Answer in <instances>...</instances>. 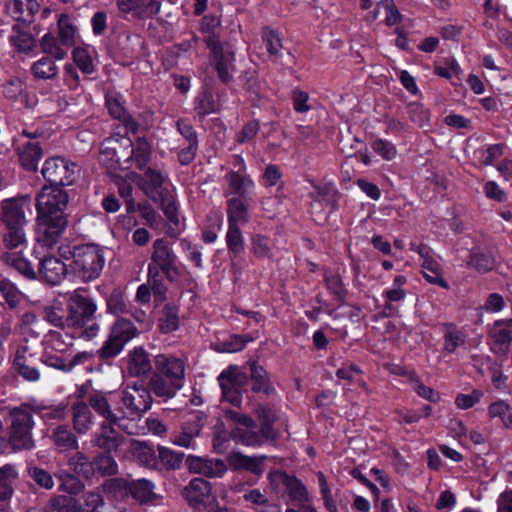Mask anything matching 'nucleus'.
Instances as JSON below:
<instances>
[{
	"mask_svg": "<svg viewBox=\"0 0 512 512\" xmlns=\"http://www.w3.org/2000/svg\"><path fill=\"white\" fill-rule=\"evenodd\" d=\"M266 456H247L240 452H233L228 462L235 470H246L256 475L263 473L262 462Z\"/></svg>",
	"mask_w": 512,
	"mask_h": 512,
	"instance_id": "obj_23",
	"label": "nucleus"
},
{
	"mask_svg": "<svg viewBox=\"0 0 512 512\" xmlns=\"http://www.w3.org/2000/svg\"><path fill=\"white\" fill-rule=\"evenodd\" d=\"M56 477L60 481V490L63 492L76 495L84 490V483L75 474L60 471L56 473Z\"/></svg>",
	"mask_w": 512,
	"mask_h": 512,
	"instance_id": "obj_49",
	"label": "nucleus"
},
{
	"mask_svg": "<svg viewBox=\"0 0 512 512\" xmlns=\"http://www.w3.org/2000/svg\"><path fill=\"white\" fill-rule=\"evenodd\" d=\"M178 310L173 306H165L158 319V326L163 333H169L178 328Z\"/></svg>",
	"mask_w": 512,
	"mask_h": 512,
	"instance_id": "obj_52",
	"label": "nucleus"
},
{
	"mask_svg": "<svg viewBox=\"0 0 512 512\" xmlns=\"http://www.w3.org/2000/svg\"><path fill=\"white\" fill-rule=\"evenodd\" d=\"M29 202V196L7 198L0 202V224L4 227L2 243L7 250L22 248L27 244L26 210Z\"/></svg>",
	"mask_w": 512,
	"mask_h": 512,
	"instance_id": "obj_2",
	"label": "nucleus"
},
{
	"mask_svg": "<svg viewBox=\"0 0 512 512\" xmlns=\"http://www.w3.org/2000/svg\"><path fill=\"white\" fill-rule=\"evenodd\" d=\"M67 311V328L77 329L79 337L90 340L98 334L97 305L92 298L82 295L79 290H75L68 296Z\"/></svg>",
	"mask_w": 512,
	"mask_h": 512,
	"instance_id": "obj_4",
	"label": "nucleus"
},
{
	"mask_svg": "<svg viewBox=\"0 0 512 512\" xmlns=\"http://www.w3.org/2000/svg\"><path fill=\"white\" fill-rule=\"evenodd\" d=\"M247 365L250 368V379L252 381L251 390L254 393H264L270 395L274 392V387L270 383L268 373L266 370L258 364L257 361H248Z\"/></svg>",
	"mask_w": 512,
	"mask_h": 512,
	"instance_id": "obj_25",
	"label": "nucleus"
},
{
	"mask_svg": "<svg viewBox=\"0 0 512 512\" xmlns=\"http://www.w3.org/2000/svg\"><path fill=\"white\" fill-rule=\"evenodd\" d=\"M236 161L238 162L239 170L230 171L227 173L226 178L230 192L237 195V197L245 198L246 193L253 186V181L249 176L241 172V170L245 169L243 159L237 156Z\"/></svg>",
	"mask_w": 512,
	"mask_h": 512,
	"instance_id": "obj_21",
	"label": "nucleus"
},
{
	"mask_svg": "<svg viewBox=\"0 0 512 512\" xmlns=\"http://www.w3.org/2000/svg\"><path fill=\"white\" fill-rule=\"evenodd\" d=\"M127 372L130 376H146L152 371L148 353L142 347H135L127 355Z\"/></svg>",
	"mask_w": 512,
	"mask_h": 512,
	"instance_id": "obj_19",
	"label": "nucleus"
},
{
	"mask_svg": "<svg viewBox=\"0 0 512 512\" xmlns=\"http://www.w3.org/2000/svg\"><path fill=\"white\" fill-rule=\"evenodd\" d=\"M226 243L229 252L232 254V266L234 267V259L238 257L244 250V238L241 230L237 225H228L226 234Z\"/></svg>",
	"mask_w": 512,
	"mask_h": 512,
	"instance_id": "obj_41",
	"label": "nucleus"
},
{
	"mask_svg": "<svg viewBox=\"0 0 512 512\" xmlns=\"http://www.w3.org/2000/svg\"><path fill=\"white\" fill-rule=\"evenodd\" d=\"M207 47L210 49L211 59L220 80L227 84L233 79L234 51L229 45H222L216 40L208 39Z\"/></svg>",
	"mask_w": 512,
	"mask_h": 512,
	"instance_id": "obj_11",
	"label": "nucleus"
},
{
	"mask_svg": "<svg viewBox=\"0 0 512 512\" xmlns=\"http://www.w3.org/2000/svg\"><path fill=\"white\" fill-rule=\"evenodd\" d=\"M162 174L148 168L141 178V187L145 194L154 202L159 203L167 219L174 225L179 224L177 207L173 194L163 187Z\"/></svg>",
	"mask_w": 512,
	"mask_h": 512,
	"instance_id": "obj_6",
	"label": "nucleus"
},
{
	"mask_svg": "<svg viewBox=\"0 0 512 512\" xmlns=\"http://www.w3.org/2000/svg\"><path fill=\"white\" fill-rule=\"evenodd\" d=\"M148 390L158 397L172 398L176 392L182 388L181 385L166 379L165 377L154 373L148 385Z\"/></svg>",
	"mask_w": 512,
	"mask_h": 512,
	"instance_id": "obj_29",
	"label": "nucleus"
},
{
	"mask_svg": "<svg viewBox=\"0 0 512 512\" xmlns=\"http://www.w3.org/2000/svg\"><path fill=\"white\" fill-rule=\"evenodd\" d=\"M467 266L475 269L479 273H488L495 267V259L489 253L473 252L469 255L466 262Z\"/></svg>",
	"mask_w": 512,
	"mask_h": 512,
	"instance_id": "obj_45",
	"label": "nucleus"
},
{
	"mask_svg": "<svg viewBox=\"0 0 512 512\" xmlns=\"http://www.w3.org/2000/svg\"><path fill=\"white\" fill-rule=\"evenodd\" d=\"M62 259L69 261V268L83 282L97 279L105 265L104 249L94 244L61 245L58 248Z\"/></svg>",
	"mask_w": 512,
	"mask_h": 512,
	"instance_id": "obj_3",
	"label": "nucleus"
},
{
	"mask_svg": "<svg viewBox=\"0 0 512 512\" xmlns=\"http://www.w3.org/2000/svg\"><path fill=\"white\" fill-rule=\"evenodd\" d=\"M221 26L220 17L214 14L205 15L199 22V31L204 34L203 41L207 45V40H216L217 43H221L219 39V29Z\"/></svg>",
	"mask_w": 512,
	"mask_h": 512,
	"instance_id": "obj_40",
	"label": "nucleus"
},
{
	"mask_svg": "<svg viewBox=\"0 0 512 512\" xmlns=\"http://www.w3.org/2000/svg\"><path fill=\"white\" fill-rule=\"evenodd\" d=\"M84 507L87 512H102L104 500L99 492L89 491L83 494Z\"/></svg>",
	"mask_w": 512,
	"mask_h": 512,
	"instance_id": "obj_64",
	"label": "nucleus"
},
{
	"mask_svg": "<svg viewBox=\"0 0 512 512\" xmlns=\"http://www.w3.org/2000/svg\"><path fill=\"white\" fill-rule=\"evenodd\" d=\"M14 364L18 373L28 381H36L40 377L39 370L31 365V361L24 355V352L17 351Z\"/></svg>",
	"mask_w": 512,
	"mask_h": 512,
	"instance_id": "obj_50",
	"label": "nucleus"
},
{
	"mask_svg": "<svg viewBox=\"0 0 512 512\" xmlns=\"http://www.w3.org/2000/svg\"><path fill=\"white\" fill-rule=\"evenodd\" d=\"M324 281L327 289L334 295L335 299L340 303L344 302L347 290L345 289L341 278L338 275L326 271L324 274Z\"/></svg>",
	"mask_w": 512,
	"mask_h": 512,
	"instance_id": "obj_56",
	"label": "nucleus"
},
{
	"mask_svg": "<svg viewBox=\"0 0 512 512\" xmlns=\"http://www.w3.org/2000/svg\"><path fill=\"white\" fill-rule=\"evenodd\" d=\"M131 447L137 460L148 468H158V455L152 445L147 442L132 440Z\"/></svg>",
	"mask_w": 512,
	"mask_h": 512,
	"instance_id": "obj_30",
	"label": "nucleus"
},
{
	"mask_svg": "<svg viewBox=\"0 0 512 512\" xmlns=\"http://www.w3.org/2000/svg\"><path fill=\"white\" fill-rule=\"evenodd\" d=\"M43 178L50 184L49 187L72 185L79 177V166L62 157L55 156L48 158L42 167Z\"/></svg>",
	"mask_w": 512,
	"mask_h": 512,
	"instance_id": "obj_8",
	"label": "nucleus"
},
{
	"mask_svg": "<svg viewBox=\"0 0 512 512\" xmlns=\"http://www.w3.org/2000/svg\"><path fill=\"white\" fill-rule=\"evenodd\" d=\"M68 205V194L62 188L44 186L36 198L42 241L47 246L57 243L67 226L64 213Z\"/></svg>",
	"mask_w": 512,
	"mask_h": 512,
	"instance_id": "obj_1",
	"label": "nucleus"
},
{
	"mask_svg": "<svg viewBox=\"0 0 512 512\" xmlns=\"http://www.w3.org/2000/svg\"><path fill=\"white\" fill-rule=\"evenodd\" d=\"M38 260V279L54 286L59 284L67 275L69 264L52 255H45Z\"/></svg>",
	"mask_w": 512,
	"mask_h": 512,
	"instance_id": "obj_13",
	"label": "nucleus"
},
{
	"mask_svg": "<svg viewBox=\"0 0 512 512\" xmlns=\"http://www.w3.org/2000/svg\"><path fill=\"white\" fill-rule=\"evenodd\" d=\"M9 41L14 49L19 53L27 54L36 46L34 36L31 33L22 30L18 24L13 25Z\"/></svg>",
	"mask_w": 512,
	"mask_h": 512,
	"instance_id": "obj_32",
	"label": "nucleus"
},
{
	"mask_svg": "<svg viewBox=\"0 0 512 512\" xmlns=\"http://www.w3.org/2000/svg\"><path fill=\"white\" fill-rule=\"evenodd\" d=\"M6 263L14 268L19 274L28 280L38 279V270L36 271L30 260L19 256L17 253H7L5 255Z\"/></svg>",
	"mask_w": 512,
	"mask_h": 512,
	"instance_id": "obj_35",
	"label": "nucleus"
},
{
	"mask_svg": "<svg viewBox=\"0 0 512 512\" xmlns=\"http://www.w3.org/2000/svg\"><path fill=\"white\" fill-rule=\"evenodd\" d=\"M148 284L155 297L159 300L165 297L166 287L162 282V276L158 270H154L152 265H149Z\"/></svg>",
	"mask_w": 512,
	"mask_h": 512,
	"instance_id": "obj_62",
	"label": "nucleus"
},
{
	"mask_svg": "<svg viewBox=\"0 0 512 512\" xmlns=\"http://www.w3.org/2000/svg\"><path fill=\"white\" fill-rule=\"evenodd\" d=\"M228 224L239 225L249 221L248 207L244 198L233 197L228 200L227 204Z\"/></svg>",
	"mask_w": 512,
	"mask_h": 512,
	"instance_id": "obj_33",
	"label": "nucleus"
},
{
	"mask_svg": "<svg viewBox=\"0 0 512 512\" xmlns=\"http://www.w3.org/2000/svg\"><path fill=\"white\" fill-rule=\"evenodd\" d=\"M154 488V484L145 478L132 480L130 483V496L140 504L150 503L156 499Z\"/></svg>",
	"mask_w": 512,
	"mask_h": 512,
	"instance_id": "obj_31",
	"label": "nucleus"
},
{
	"mask_svg": "<svg viewBox=\"0 0 512 512\" xmlns=\"http://www.w3.org/2000/svg\"><path fill=\"white\" fill-rule=\"evenodd\" d=\"M67 464L77 476L85 479H91L94 476L93 460H89L88 456L82 452H76L72 455Z\"/></svg>",
	"mask_w": 512,
	"mask_h": 512,
	"instance_id": "obj_36",
	"label": "nucleus"
},
{
	"mask_svg": "<svg viewBox=\"0 0 512 512\" xmlns=\"http://www.w3.org/2000/svg\"><path fill=\"white\" fill-rule=\"evenodd\" d=\"M158 468L160 465L167 469H177L180 467L184 453L171 450L169 448L158 445Z\"/></svg>",
	"mask_w": 512,
	"mask_h": 512,
	"instance_id": "obj_48",
	"label": "nucleus"
},
{
	"mask_svg": "<svg viewBox=\"0 0 512 512\" xmlns=\"http://www.w3.org/2000/svg\"><path fill=\"white\" fill-rule=\"evenodd\" d=\"M28 474L40 487L45 489L53 488V478L46 470L33 466L28 468Z\"/></svg>",
	"mask_w": 512,
	"mask_h": 512,
	"instance_id": "obj_63",
	"label": "nucleus"
},
{
	"mask_svg": "<svg viewBox=\"0 0 512 512\" xmlns=\"http://www.w3.org/2000/svg\"><path fill=\"white\" fill-rule=\"evenodd\" d=\"M423 276L431 284L439 285L444 289L449 288L448 282L442 277L441 265L433 258H427L422 263Z\"/></svg>",
	"mask_w": 512,
	"mask_h": 512,
	"instance_id": "obj_39",
	"label": "nucleus"
},
{
	"mask_svg": "<svg viewBox=\"0 0 512 512\" xmlns=\"http://www.w3.org/2000/svg\"><path fill=\"white\" fill-rule=\"evenodd\" d=\"M153 248L149 265H152L155 271L160 269L169 280H173L180 274L176 256L163 239H157Z\"/></svg>",
	"mask_w": 512,
	"mask_h": 512,
	"instance_id": "obj_12",
	"label": "nucleus"
},
{
	"mask_svg": "<svg viewBox=\"0 0 512 512\" xmlns=\"http://www.w3.org/2000/svg\"><path fill=\"white\" fill-rule=\"evenodd\" d=\"M225 471L226 466L222 460H207L194 456V473L216 477L221 476Z\"/></svg>",
	"mask_w": 512,
	"mask_h": 512,
	"instance_id": "obj_38",
	"label": "nucleus"
},
{
	"mask_svg": "<svg viewBox=\"0 0 512 512\" xmlns=\"http://www.w3.org/2000/svg\"><path fill=\"white\" fill-rule=\"evenodd\" d=\"M0 296L10 308H15L22 301L23 294L8 279H0Z\"/></svg>",
	"mask_w": 512,
	"mask_h": 512,
	"instance_id": "obj_51",
	"label": "nucleus"
},
{
	"mask_svg": "<svg viewBox=\"0 0 512 512\" xmlns=\"http://www.w3.org/2000/svg\"><path fill=\"white\" fill-rule=\"evenodd\" d=\"M491 417H499L506 428H512V408L503 401L492 403L488 408Z\"/></svg>",
	"mask_w": 512,
	"mask_h": 512,
	"instance_id": "obj_58",
	"label": "nucleus"
},
{
	"mask_svg": "<svg viewBox=\"0 0 512 512\" xmlns=\"http://www.w3.org/2000/svg\"><path fill=\"white\" fill-rule=\"evenodd\" d=\"M115 426L111 424L100 425L99 430L92 435V446L103 450L107 454L117 452L118 448L124 443L125 437L114 428Z\"/></svg>",
	"mask_w": 512,
	"mask_h": 512,
	"instance_id": "obj_16",
	"label": "nucleus"
},
{
	"mask_svg": "<svg viewBox=\"0 0 512 512\" xmlns=\"http://www.w3.org/2000/svg\"><path fill=\"white\" fill-rule=\"evenodd\" d=\"M116 5L121 13L131 14L138 20L153 18L161 9V3L156 0H116Z\"/></svg>",
	"mask_w": 512,
	"mask_h": 512,
	"instance_id": "obj_15",
	"label": "nucleus"
},
{
	"mask_svg": "<svg viewBox=\"0 0 512 512\" xmlns=\"http://www.w3.org/2000/svg\"><path fill=\"white\" fill-rule=\"evenodd\" d=\"M256 417L260 423V431L265 440H276L278 434L274 429V423L278 416L274 409L267 405H257L255 408Z\"/></svg>",
	"mask_w": 512,
	"mask_h": 512,
	"instance_id": "obj_22",
	"label": "nucleus"
},
{
	"mask_svg": "<svg viewBox=\"0 0 512 512\" xmlns=\"http://www.w3.org/2000/svg\"><path fill=\"white\" fill-rule=\"evenodd\" d=\"M155 368L156 374L183 386L185 367L181 359L159 354L155 357Z\"/></svg>",
	"mask_w": 512,
	"mask_h": 512,
	"instance_id": "obj_18",
	"label": "nucleus"
},
{
	"mask_svg": "<svg viewBox=\"0 0 512 512\" xmlns=\"http://www.w3.org/2000/svg\"><path fill=\"white\" fill-rule=\"evenodd\" d=\"M73 59L82 72L91 74L94 71L92 58L86 48H75L73 50Z\"/></svg>",
	"mask_w": 512,
	"mask_h": 512,
	"instance_id": "obj_61",
	"label": "nucleus"
},
{
	"mask_svg": "<svg viewBox=\"0 0 512 512\" xmlns=\"http://www.w3.org/2000/svg\"><path fill=\"white\" fill-rule=\"evenodd\" d=\"M94 474L101 476H113L118 473V465L115 459L107 453H101L93 458Z\"/></svg>",
	"mask_w": 512,
	"mask_h": 512,
	"instance_id": "obj_47",
	"label": "nucleus"
},
{
	"mask_svg": "<svg viewBox=\"0 0 512 512\" xmlns=\"http://www.w3.org/2000/svg\"><path fill=\"white\" fill-rule=\"evenodd\" d=\"M33 413V409L28 405L10 410L8 443L13 450H31L34 448L35 442L32 437Z\"/></svg>",
	"mask_w": 512,
	"mask_h": 512,
	"instance_id": "obj_5",
	"label": "nucleus"
},
{
	"mask_svg": "<svg viewBox=\"0 0 512 512\" xmlns=\"http://www.w3.org/2000/svg\"><path fill=\"white\" fill-rule=\"evenodd\" d=\"M194 512H228L219 506L210 483L203 478H194Z\"/></svg>",
	"mask_w": 512,
	"mask_h": 512,
	"instance_id": "obj_14",
	"label": "nucleus"
},
{
	"mask_svg": "<svg viewBox=\"0 0 512 512\" xmlns=\"http://www.w3.org/2000/svg\"><path fill=\"white\" fill-rule=\"evenodd\" d=\"M218 381L246 392L249 378L238 366L230 365L220 373Z\"/></svg>",
	"mask_w": 512,
	"mask_h": 512,
	"instance_id": "obj_34",
	"label": "nucleus"
},
{
	"mask_svg": "<svg viewBox=\"0 0 512 512\" xmlns=\"http://www.w3.org/2000/svg\"><path fill=\"white\" fill-rule=\"evenodd\" d=\"M59 40L67 49L75 44V27L71 24L69 16L61 14L58 19Z\"/></svg>",
	"mask_w": 512,
	"mask_h": 512,
	"instance_id": "obj_53",
	"label": "nucleus"
},
{
	"mask_svg": "<svg viewBox=\"0 0 512 512\" xmlns=\"http://www.w3.org/2000/svg\"><path fill=\"white\" fill-rule=\"evenodd\" d=\"M32 74L37 79H53L58 74V67L55 65L53 58L44 56L34 62L31 67Z\"/></svg>",
	"mask_w": 512,
	"mask_h": 512,
	"instance_id": "obj_42",
	"label": "nucleus"
},
{
	"mask_svg": "<svg viewBox=\"0 0 512 512\" xmlns=\"http://www.w3.org/2000/svg\"><path fill=\"white\" fill-rule=\"evenodd\" d=\"M131 481L124 478H110L103 483V490L115 498L124 499L130 496Z\"/></svg>",
	"mask_w": 512,
	"mask_h": 512,
	"instance_id": "obj_46",
	"label": "nucleus"
},
{
	"mask_svg": "<svg viewBox=\"0 0 512 512\" xmlns=\"http://www.w3.org/2000/svg\"><path fill=\"white\" fill-rule=\"evenodd\" d=\"M231 437L238 443L246 446H260L265 438L261 431H255V428H235L231 432Z\"/></svg>",
	"mask_w": 512,
	"mask_h": 512,
	"instance_id": "obj_43",
	"label": "nucleus"
},
{
	"mask_svg": "<svg viewBox=\"0 0 512 512\" xmlns=\"http://www.w3.org/2000/svg\"><path fill=\"white\" fill-rule=\"evenodd\" d=\"M41 361L45 365L63 372H70L72 370L70 359H66L62 355L53 354L47 349L42 355Z\"/></svg>",
	"mask_w": 512,
	"mask_h": 512,
	"instance_id": "obj_59",
	"label": "nucleus"
},
{
	"mask_svg": "<svg viewBox=\"0 0 512 512\" xmlns=\"http://www.w3.org/2000/svg\"><path fill=\"white\" fill-rule=\"evenodd\" d=\"M123 407L124 421L134 420L151 407L150 391L142 386H128L122 392L118 401Z\"/></svg>",
	"mask_w": 512,
	"mask_h": 512,
	"instance_id": "obj_10",
	"label": "nucleus"
},
{
	"mask_svg": "<svg viewBox=\"0 0 512 512\" xmlns=\"http://www.w3.org/2000/svg\"><path fill=\"white\" fill-rule=\"evenodd\" d=\"M85 403L104 419L101 425H116L125 433L134 434L129 425L124 423L123 407L112 393L93 392L88 395Z\"/></svg>",
	"mask_w": 512,
	"mask_h": 512,
	"instance_id": "obj_7",
	"label": "nucleus"
},
{
	"mask_svg": "<svg viewBox=\"0 0 512 512\" xmlns=\"http://www.w3.org/2000/svg\"><path fill=\"white\" fill-rule=\"evenodd\" d=\"M269 486L279 497L288 496L292 502L308 501V492L304 484L294 475L285 471L273 470L268 473Z\"/></svg>",
	"mask_w": 512,
	"mask_h": 512,
	"instance_id": "obj_9",
	"label": "nucleus"
},
{
	"mask_svg": "<svg viewBox=\"0 0 512 512\" xmlns=\"http://www.w3.org/2000/svg\"><path fill=\"white\" fill-rule=\"evenodd\" d=\"M41 51L56 60H63L67 55V48L52 33H46L40 40Z\"/></svg>",
	"mask_w": 512,
	"mask_h": 512,
	"instance_id": "obj_37",
	"label": "nucleus"
},
{
	"mask_svg": "<svg viewBox=\"0 0 512 512\" xmlns=\"http://www.w3.org/2000/svg\"><path fill=\"white\" fill-rule=\"evenodd\" d=\"M51 439L55 447L61 452L78 450L79 448L76 435L65 424L58 425L52 430Z\"/></svg>",
	"mask_w": 512,
	"mask_h": 512,
	"instance_id": "obj_26",
	"label": "nucleus"
},
{
	"mask_svg": "<svg viewBox=\"0 0 512 512\" xmlns=\"http://www.w3.org/2000/svg\"><path fill=\"white\" fill-rule=\"evenodd\" d=\"M123 346L112 340L111 337L108 336L107 340L103 343L102 347L97 350L96 356L105 362H109L118 356L123 350Z\"/></svg>",
	"mask_w": 512,
	"mask_h": 512,
	"instance_id": "obj_60",
	"label": "nucleus"
},
{
	"mask_svg": "<svg viewBox=\"0 0 512 512\" xmlns=\"http://www.w3.org/2000/svg\"><path fill=\"white\" fill-rule=\"evenodd\" d=\"M243 498L256 506L258 512H280L278 505L271 503L258 489H251L244 493Z\"/></svg>",
	"mask_w": 512,
	"mask_h": 512,
	"instance_id": "obj_44",
	"label": "nucleus"
},
{
	"mask_svg": "<svg viewBox=\"0 0 512 512\" xmlns=\"http://www.w3.org/2000/svg\"><path fill=\"white\" fill-rule=\"evenodd\" d=\"M16 477L10 466L0 468V502L9 499L13 493L12 483Z\"/></svg>",
	"mask_w": 512,
	"mask_h": 512,
	"instance_id": "obj_55",
	"label": "nucleus"
},
{
	"mask_svg": "<svg viewBox=\"0 0 512 512\" xmlns=\"http://www.w3.org/2000/svg\"><path fill=\"white\" fill-rule=\"evenodd\" d=\"M150 156L151 147L149 143L143 138H138L131 155L132 159L135 161L136 167L140 170L144 169L150 160Z\"/></svg>",
	"mask_w": 512,
	"mask_h": 512,
	"instance_id": "obj_54",
	"label": "nucleus"
},
{
	"mask_svg": "<svg viewBox=\"0 0 512 512\" xmlns=\"http://www.w3.org/2000/svg\"><path fill=\"white\" fill-rule=\"evenodd\" d=\"M91 409L85 402H77L72 406V423L74 430L82 435L91 430L94 425Z\"/></svg>",
	"mask_w": 512,
	"mask_h": 512,
	"instance_id": "obj_24",
	"label": "nucleus"
},
{
	"mask_svg": "<svg viewBox=\"0 0 512 512\" xmlns=\"http://www.w3.org/2000/svg\"><path fill=\"white\" fill-rule=\"evenodd\" d=\"M491 350L495 354L508 353L512 342V319L498 320L490 330Z\"/></svg>",
	"mask_w": 512,
	"mask_h": 512,
	"instance_id": "obj_17",
	"label": "nucleus"
},
{
	"mask_svg": "<svg viewBox=\"0 0 512 512\" xmlns=\"http://www.w3.org/2000/svg\"><path fill=\"white\" fill-rule=\"evenodd\" d=\"M43 156V150L39 142L27 141L19 152V161L27 171H36L39 160Z\"/></svg>",
	"mask_w": 512,
	"mask_h": 512,
	"instance_id": "obj_27",
	"label": "nucleus"
},
{
	"mask_svg": "<svg viewBox=\"0 0 512 512\" xmlns=\"http://www.w3.org/2000/svg\"><path fill=\"white\" fill-rule=\"evenodd\" d=\"M136 332L137 329L130 320L119 318L111 326L109 337L124 347L136 335Z\"/></svg>",
	"mask_w": 512,
	"mask_h": 512,
	"instance_id": "obj_28",
	"label": "nucleus"
},
{
	"mask_svg": "<svg viewBox=\"0 0 512 512\" xmlns=\"http://www.w3.org/2000/svg\"><path fill=\"white\" fill-rule=\"evenodd\" d=\"M8 13L16 20L30 24L40 5L36 0H9L6 5Z\"/></svg>",
	"mask_w": 512,
	"mask_h": 512,
	"instance_id": "obj_20",
	"label": "nucleus"
},
{
	"mask_svg": "<svg viewBox=\"0 0 512 512\" xmlns=\"http://www.w3.org/2000/svg\"><path fill=\"white\" fill-rule=\"evenodd\" d=\"M251 340L252 338L249 336L231 335L217 345V351L226 353L238 352Z\"/></svg>",
	"mask_w": 512,
	"mask_h": 512,
	"instance_id": "obj_57",
	"label": "nucleus"
}]
</instances>
